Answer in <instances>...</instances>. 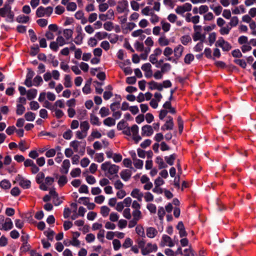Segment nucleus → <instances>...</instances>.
<instances>
[{
    "instance_id": "obj_1",
    "label": "nucleus",
    "mask_w": 256,
    "mask_h": 256,
    "mask_svg": "<svg viewBox=\"0 0 256 256\" xmlns=\"http://www.w3.org/2000/svg\"><path fill=\"white\" fill-rule=\"evenodd\" d=\"M139 128L136 124L132 125L131 127H126L124 128L122 133L128 136L132 137L136 143H138L142 140V137L138 134Z\"/></svg>"
},
{
    "instance_id": "obj_2",
    "label": "nucleus",
    "mask_w": 256,
    "mask_h": 256,
    "mask_svg": "<svg viewBox=\"0 0 256 256\" xmlns=\"http://www.w3.org/2000/svg\"><path fill=\"white\" fill-rule=\"evenodd\" d=\"M101 169L104 172L105 175L110 179H111L110 176L116 174L119 170V166L114 164H112L109 162H106L101 165Z\"/></svg>"
},
{
    "instance_id": "obj_3",
    "label": "nucleus",
    "mask_w": 256,
    "mask_h": 256,
    "mask_svg": "<svg viewBox=\"0 0 256 256\" xmlns=\"http://www.w3.org/2000/svg\"><path fill=\"white\" fill-rule=\"evenodd\" d=\"M0 16L6 18V21L7 22H14V14L12 10V8L10 4H6L0 8Z\"/></svg>"
},
{
    "instance_id": "obj_4",
    "label": "nucleus",
    "mask_w": 256,
    "mask_h": 256,
    "mask_svg": "<svg viewBox=\"0 0 256 256\" xmlns=\"http://www.w3.org/2000/svg\"><path fill=\"white\" fill-rule=\"evenodd\" d=\"M144 244V242L143 241L138 242V246L141 248V252L143 256L155 252L158 250L157 245L155 244L148 243L145 246Z\"/></svg>"
},
{
    "instance_id": "obj_5",
    "label": "nucleus",
    "mask_w": 256,
    "mask_h": 256,
    "mask_svg": "<svg viewBox=\"0 0 256 256\" xmlns=\"http://www.w3.org/2000/svg\"><path fill=\"white\" fill-rule=\"evenodd\" d=\"M13 228V222L9 218H5L2 215H0V230L8 231Z\"/></svg>"
},
{
    "instance_id": "obj_6",
    "label": "nucleus",
    "mask_w": 256,
    "mask_h": 256,
    "mask_svg": "<svg viewBox=\"0 0 256 256\" xmlns=\"http://www.w3.org/2000/svg\"><path fill=\"white\" fill-rule=\"evenodd\" d=\"M53 12V8L51 6L44 8L42 6H39L36 10V16L38 18L44 16L49 17Z\"/></svg>"
},
{
    "instance_id": "obj_7",
    "label": "nucleus",
    "mask_w": 256,
    "mask_h": 256,
    "mask_svg": "<svg viewBox=\"0 0 256 256\" xmlns=\"http://www.w3.org/2000/svg\"><path fill=\"white\" fill-rule=\"evenodd\" d=\"M194 33L192 36L193 40L195 42L198 40H204L205 36L202 34V27L201 26L194 25Z\"/></svg>"
},
{
    "instance_id": "obj_8",
    "label": "nucleus",
    "mask_w": 256,
    "mask_h": 256,
    "mask_svg": "<svg viewBox=\"0 0 256 256\" xmlns=\"http://www.w3.org/2000/svg\"><path fill=\"white\" fill-rule=\"evenodd\" d=\"M216 46H219L222 48L224 51H229L232 48L230 44L226 41L223 38L220 37L216 42Z\"/></svg>"
},
{
    "instance_id": "obj_9",
    "label": "nucleus",
    "mask_w": 256,
    "mask_h": 256,
    "mask_svg": "<svg viewBox=\"0 0 256 256\" xmlns=\"http://www.w3.org/2000/svg\"><path fill=\"white\" fill-rule=\"evenodd\" d=\"M184 50V47L181 44H178L174 48L173 60H175V61H172V62L177 63L178 60L182 56Z\"/></svg>"
},
{
    "instance_id": "obj_10",
    "label": "nucleus",
    "mask_w": 256,
    "mask_h": 256,
    "mask_svg": "<svg viewBox=\"0 0 256 256\" xmlns=\"http://www.w3.org/2000/svg\"><path fill=\"white\" fill-rule=\"evenodd\" d=\"M192 8V5L190 3H185L184 4L178 6L175 10L176 12L178 14H182L186 12H190Z\"/></svg>"
},
{
    "instance_id": "obj_11",
    "label": "nucleus",
    "mask_w": 256,
    "mask_h": 256,
    "mask_svg": "<svg viewBox=\"0 0 256 256\" xmlns=\"http://www.w3.org/2000/svg\"><path fill=\"white\" fill-rule=\"evenodd\" d=\"M174 243L172 241L170 237L166 234H164L162 236V240L160 243V246H161L172 247L174 246Z\"/></svg>"
},
{
    "instance_id": "obj_12",
    "label": "nucleus",
    "mask_w": 256,
    "mask_h": 256,
    "mask_svg": "<svg viewBox=\"0 0 256 256\" xmlns=\"http://www.w3.org/2000/svg\"><path fill=\"white\" fill-rule=\"evenodd\" d=\"M34 75V72L30 68L27 69V74L26 75V78L24 81V84L28 87H31L32 86V79Z\"/></svg>"
},
{
    "instance_id": "obj_13",
    "label": "nucleus",
    "mask_w": 256,
    "mask_h": 256,
    "mask_svg": "<svg viewBox=\"0 0 256 256\" xmlns=\"http://www.w3.org/2000/svg\"><path fill=\"white\" fill-rule=\"evenodd\" d=\"M98 17L100 20L102 21H106L108 20H113L114 18V12L112 10L110 9L106 14H100Z\"/></svg>"
},
{
    "instance_id": "obj_14",
    "label": "nucleus",
    "mask_w": 256,
    "mask_h": 256,
    "mask_svg": "<svg viewBox=\"0 0 256 256\" xmlns=\"http://www.w3.org/2000/svg\"><path fill=\"white\" fill-rule=\"evenodd\" d=\"M153 134L154 130L152 126L146 124L142 128V136H150Z\"/></svg>"
},
{
    "instance_id": "obj_15",
    "label": "nucleus",
    "mask_w": 256,
    "mask_h": 256,
    "mask_svg": "<svg viewBox=\"0 0 256 256\" xmlns=\"http://www.w3.org/2000/svg\"><path fill=\"white\" fill-rule=\"evenodd\" d=\"M54 182V178L48 176L45 178L44 182L40 185V188L42 190H47L48 186H51Z\"/></svg>"
},
{
    "instance_id": "obj_16",
    "label": "nucleus",
    "mask_w": 256,
    "mask_h": 256,
    "mask_svg": "<svg viewBox=\"0 0 256 256\" xmlns=\"http://www.w3.org/2000/svg\"><path fill=\"white\" fill-rule=\"evenodd\" d=\"M142 70L144 72V76L146 78H150L152 76V66L150 63H146L142 66Z\"/></svg>"
},
{
    "instance_id": "obj_17",
    "label": "nucleus",
    "mask_w": 256,
    "mask_h": 256,
    "mask_svg": "<svg viewBox=\"0 0 256 256\" xmlns=\"http://www.w3.org/2000/svg\"><path fill=\"white\" fill-rule=\"evenodd\" d=\"M174 126L173 118L172 117L169 116L168 117V120L165 124L161 127L162 130H172L173 129Z\"/></svg>"
},
{
    "instance_id": "obj_18",
    "label": "nucleus",
    "mask_w": 256,
    "mask_h": 256,
    "mask_svg": "<svg viewBox=\"0 0 256 256\" xmlns=\"http://www.w3.org/2000/svg\"><path fill=\"white\" fill-rule=\"evenodd\" d=\"M130 196L132 198L137 199L138 201L141 202L144 196V194L139 189L134 188L132 191Z\"/></svg>"
},
{
    "instance_id": "obj_19",
    "label": "nucleus",
    "mask_w": 256,
    "mask_h": 256,
    "mask_svg": "<svg viewBox=\"0 0 256 256\" xmlns=\"http://www.w3.org/2000/svg\"><path fill=\"white\" fill-rule=\"evenodd\" d=\"M174 52V50L172 48L166 46L164 52V55L166 58V60L172 62V61H175V60H173V57H171L170 56Z\"/></svg>"
},
{
    "instance_id": "obj_20",
    "label": "nucleus",
    "mask_w": 256,
    "mask_h": 256,
    "mask_svg": "<svg viewBox=\"0 0 256 256\" xmlns=\"http://www.w3.org/2000/svg\"><path fill=\"white\" fill-rule=\"evenodd\" d=\"M128 8V2L127 1L120 2L116 6V10L118 13L124 12Z\"/></svg>"
},
{
    "instance_id": "obj_21",
    "label": "nucleus",
    "mask_w": 256,
    "mask_h": 256,
    "mask_svg": "<svg viewBox=\"0 0 256 256\" xmlns=\"http://www.w3.org/2000/svg\"><path fill=\"white\" fill-rule=\"evenodd\" d=\"M18 182L20 186L24 189H27L30 187V181L24 178H20L18 180Z\"/></svg>"
},
{
    "instance_id": "obj_22",
    "label": "nucleus",
    "mask_w": 256,
    "mask_h": 256,
    "mask_svg": "<svg viewBox=\"0 0 256 256\" xmlns=\"http://www.w3.org/2000/svg\"><path fill=\"white\" fill-rule=\"evenodd\" d=\"M158 234V230L153 227H148L146 229V236L150 238H154Z\"/></svg>"
},
{
    "instance_id": "obj_23",
    "label": "nucleus",
    "mask_w": 256,
    "mask_h": 256,
    "mask_svg": "<svg viewBox=\"0 0 256 256\" xmlns=\"http://www.w3.org/2000/svg\"><path fill=\"white\" fill-rule=\"evenodd\" d=\"M131 171L129 170H122L120 173L121 178L124 181H128L131 177Z\"/></svg>"
},
{
    "instance_id": "obj_24",
    "label": "nucleus",
    "mask_w": 256,
    "mask_h": 256,
    "mask_svg": "<svg viewBox=\"0 0 256 256\" xmlns=\"http://www.w3.org/2000/svg\"><path fill=\"white\" fill-rule=\"evenodd\" d=\"M70 167V162L68 160H64L62 166L61 172L64 174H67Z\"/></svg>"
},
{
    "instance_id": "obj_25",
    "label": "nucleus",
    "mask_w": 256,
    "mask_h": 256,
    "mask_svg": "<svg viewBox=\"0 0 256 256\" xmlns=\"http://www.w3.org/2000/svg\"><path fill=\"white\" fill-rule=\"evenodd\" d=\"M30 18L28 16L24 14H20L16 18V21L18 23L26 24L30 21Z\"/></svg>"
},
{
    "instance_id": "obj_26",
    "label": "nucleus",
    "mask_w": 256,
    "mask_h": 256,
    "mask_svg": "<svg viewBox=\"0 0 256 256\" xmlns=\"http://www.w3.org/2000/svg\"><path fill=\"white\" fill-rule=\"evenodd\" d=\"M90 120L91 124L92 125L100 126L101 124L99 118L94 114H90Z\"/></svg>"
},
{
    "instance_id": "obj_27",
    "label": "nucleus",
    "mask_w": 256,
    "mask_h": 256,
    "mask_svg": "<svg viewBox=\"0 0 256 256\" xmlns=\"http://www.w3.org/2000/svg\"><path fill=\"white\" fill-rule=\"evenodd\" d=\"M170 42L169 40L164 36H161L158 39V43L161 46H168L170 44Z\"/></svg>"
},
{
    "instance_id": "obj_28",
    "label": "nucleus",
    "mask_w": 256,
    "mask_h": 256,
    "mask_svg": "<svg viewBox=\"0 0 256 256\" xmlns=\"http://www.w3.org/2000/svg\"><path fill=\"white\" fill-rule=\"evenodd\" d=\"M232 12L234 14H244L246 12V9L243 5H240L232 9Z\"/></svg>"
},
{
    "instance_id": "obj_29",
    "label": "nucleus",
    "mask_w": 256,
    "mask_h": 256,
    "mask_svg": "<svg viewBox=\"0 0 256 256\" xmlns=\"http://www.w3.org/2000/svg\"><path fill=\"white\" fill-rule=\"evenodd\" d=\"M156 163L158 165L159 169H162L167 167L166 164L162 159V158L158 156L156 158Z\"/></svg>"
},
{
    "instance_id": "obj_30",
    "label": "nucleus",
    "mask_w": 256,
    "mask_h": 256,
    "mask_svg": "<svg viewBox=\"0 0 256 256\" xmlns=\"http://www.w3.org/2000/svg\"><path fill=\"white\" fill-rule=\"evenodd\" d=\"M92 84V81L90 80H87L84 86L82 88V92L84 94H88L90 93L91 92V88H90V86Z\"/></svg>"
},
{
    "instance_id": "obj_31",
    "label": "nucleus",
    "mask_w": 256,
    "mask_h": 256,
    "mask_svg": "<svg viewBox=\"0 0 256 256\" xmlns=\"http://www.w3.org/2000/svg\"><path fill=\"white\" fill-rule=\"evenodd\" d=\"M37 94V90L34 88H32L26 92L27 98L28 100H32L34 98Z\"/></svg>"
},
{
    "instance_id": "obj_32",
    "label": "nucleus",
    "mask_w": 256,
    "mask_h": 256,
    "mask_svg": "<svg viewBox=\"0 0 256 256\" xmlns=\"http://www.w3.org/2000/svg\"><path fill=\"white\" fill-rule=\"evenodd\" d=\"M80 130L88 134L90 129V125L88 121L81 122L80 124Z\"/></svg>"
},
{
    "instance_id": "obj_33",
    "label": "nucleus",
    "mask_w": 256,
    "mask_h": 256,
    "mask_svg": "<svg viewBox=\"0 0 256 256\" xmlns=\"http://www.w3.org/2000/svg\"><path fill=\"white\" fill-rule=\"evenodd\" d=\"M64 84L66 88H69L72 86V78L70 75L66 74L64 76Z\"/></svg>"
},
{
    "instance_id": "obj_34",
    "label": "nucleus",
    "mask_w": 256,
    "mask_h": 256,
    "mask_svg": "<svg viewBox=\"0 0 256 256\" xmlns=\"http://www.w3.org/2000/svg\"><path fill=\"white\" fill-rule=\"evenodd\" d=\"M133 244V241L130 238H126L122 244V248L127 249L130 248Z\"/></svg>"
},
{
    "instance_id": "obj_35",
    "label": "nucleus",
    "mask_w": 256,
    "mask_h": 256,
    "mask_svg": "<svg viewBox=\"0 0 256 256\" xmlns=\"http://www.w3.org/2000/svg\"><path fill=\"white\" fill-rule=\"evenodd\" d=\"M103 122L105 126H112L116 124V120L114 118L111 117L107 118L104 120Z\"/></svg>"
},
{
    "instance_id": "obj_36",
    "label": "nucleus",
    "mask_w": 256,
    "mask_h": 256,
    "mask_svg": "<svg viewBox=\"0 0 256 256\" xmlns=\"http://www.w3.org/2000/svg\"><path fill=\"white\" fill-rule=\"evenodd\" d=\"M160 25L162 30H164V32H167L170 30L171 26L170 24L166 22L164 20H162L160 22Z\"/></svg>"
},
{
    "instance_id": "obj_37",
    "label": "nucleus",
    "mask_w": 256,
    "mask_h": 256,
    "mask_svg": "<svg viewBox=\"0 0 256 256\" xmlns=\"http://www.w3.org/2000/svg\"><path fill=\"white\" fill-rule=\"evenodd\" d=\"M73 31L70 29H65L63 32V35L66 40H70L72 36Z\"/></svg>"
},
{
    "instance_id": "obj_38",
    "label": "nucleus",
    "mask_w": 256,
    "mask_h": 256,
    "mask_svg": "<svg viewBox=\"0 0 256 256\" xmlns=\"http://www.w3.org/2000/svg\"><path fill=\"white\" fill-rule=\"evenodd\" d=\"M132 218L139 221L142 218V213L140 210H132Z\"/></svg>"
},
{
    "instance_id": "obj_39",
    "label": "nucleus",
    "mask_w": 256,
    "mask_h": 256,
    "mask_svg": "<svg viewBox=\"0 0 256 256\" xmlns=\"http://www.w3.org/2000/svg\"><path fill=\"white\" fill-rule=\"evenodd\" d=\"M68 11L74 12L76 10L77 6L74 2H68L66 4Z\"/></svg>"
},
{
    "instance_id": "obj_40",
    "label": "nucleus",
    "mask_w": 256,
    "mask_h": 256,
    "mask_svg": "<svg viewBox=\"0 0 256 256\" xmlns=\"http://www.w3.org/2000/svg\"><path fill=\"white\" fill-rule=\"evenodd\" d=\"M176 158V155L175 154H172L170 156H166L164 158L165 160L166 163L172 166L174 164V160Z\"/></svg>"
},
{
    "instance_id": "obj_41",
    "label": "nucleus",
    "mask_w": 256,
    "mask_h": 256,
    "mask_svg": "<svg viewBox=\"0 0 256 256\" xmlns=\"http://www.w3.org/2000/svg\"><path fill=\"white\" fill-rule=\"evenodd\" d=\"M133 164L134 167L138 169H142L143 168L144 162L142 160L140 159H134L133 160Z\"/></svg>"
},
{
    "instance_id": "obj_42",
    "label": "nucleus",
    "mask_w": 256,
    "mask_h": 256,
    "mask_svg": "<svg viewBox=\"0 0 256 256\" xmlns=\"http://www.w3.org/2000/svg\"><path fill=\"white\" fill-rule=\"evenodd\" d=\"M42 78L40 76H36L33 80L32 83V86H38L42 82Z\"/></svg>"
},
{
    "instance_id": "obj_43",
    "label": "nucleus",
    "mask_w": 256,
    "mask_h": 256,
    "mask_svg": "<svg viewBox=\"0 0 256 256\" xmlns=\"http://www.w3.org/2000/svg\"><path fill=\"white\" fill-rule=\"evenodd\" d=\"M0 186L3 189H9L11 186L10 182L7 180H4L0 182Z\"/></svg>"
},
{
    "instance_id": "obj_44",
    "label": "nucleus",
    "mask_w": 256,
    "mask_h": 256,
    "mask_svg": "<svg viewBox=\"0 0 256 256\" xmlns=\"http://www.w3.org/2000/svg\"><path fill=\"white\" fill-rule=\"evenodd\" d=\"M114 250L117 251L120 249L122 245L118 239H114L112 242Z\"/></svg>"
},
{
    "instance_id": "obj_45",
    "label": "nucleus",
    "mask_w": 256,
    "mask_h": 256,
    "mask_svg": "<svg viewBox=\"0 0 256 256\" xmlns=\"http://www.w3.org/2000/svg\"><path fill=\"white\" fill-rule=\"evenodd\" d=\"M24 118L27 121L32 122L35 119L36 114L30 112H27L24 114Z\"/></svg>"
},
{
    "instance_id": "obj_46",
    "label": "nucleus",
    "mask_w": 256,
    "mask_h": 256,
    "mask_svg": "<svg viewBox=\"0 0 256 256\" xmlns=\"http://www.w3.org/2000/svg\"><path fill=\"white\" fill-rule=\"evenodd\" d=\"M123 216L128 220H130L132 218V213L131 214L130 210L129 208H126L123 210Z\"/></svg>"
},
{
    "instance_id": "obj_47",
    "label": "nucleus",
    "mask_w": 256,
    "mask_h": 256,
    "mask_svg": "<svg viewBox=\"0 0 256 256\" xmlns=\"http://www.w3.org/2000/svg\"><path fill=\"white\" fill-rule=\"evenodd\" d=\"M165 214L166 212L164 208L162 206L158 207V215L160 220L161 221L163 220Z\"/></svg>"
},
{
    "instance_id": "obj_48",
    "label": "nucleus",
    "mask_w": 256,
    "mask_h": 256,
    "mask_svg": "<svg viewBox=\"0 0 256 256\" xmlns=\"http://www.w3.org/2000/svg\"><path fill=\"white\" fill-rule=\"evenodd\" d=\"M52 111L54 112V116L56 118H61L64 114L62 110L56 108H54Z\"/></svg>"
},
{
    "instance_id": "obj_49",
    "label": "nucleus",
    "mask_w": 256,
    "mask_h": 256,
    "mask_svg": "<svg viewBox=\"0 0 256 256\" xmlns=\"http://www.w3.org/2000/svg\"><path fill=\"white\" fill-rule=\"evenodd\" d=\"M18 148L20 150L24 152L29 148V146L26 144L24 140H22L18 144Z\"/></svg>"
},
{
    "instance_id": "obj_50",
    "label": "nucleus",
    "mask_w": 256,
    "mask_h": 256,
    "mask_svg": "<svg viewBox=\"0 0 256 256\" xmlns=\"http://www.w3.org/2000/svg\"><path fill=\"white\" fill-rule=\"evenodd\" d=\"M95 38L98 40H101L106 38L108 36V34L104 32H98L95 34Z\"/></svg>"
},
{
    "instance_id": "obj_51",
    "label": "nucleus",
    "mask_w": 256,
    "mask_h": 256,
    "mask_svg": "<svg viewBox=\"0 0 256 256\" xmlns=\"http://www.w3.org/2000/svg\"><path fill=\"white\" fill-rule=\"evenodd\" d=\"M94 160L98 162H102L104 160V154L102 152L97 153L95 154Z\"/></svg>"
},
{
    "instance_id": "obj_52",
    "label": "nucleus",
    "mask_w": 256,
    "mask_h": 256,
    "mask_svg": "<svg viewBox=\"0 0 256 256\" xmlns=\"http://www.w3.org/2000/svg\"><path fill=\"white\" fill-rule=\"evenodd\" d=\"M146 208L151 214H156V206L152 203H148L146 205Z\"/></svg>"
},
{
    "instance_id": "obj_53",
    "label": "nucleus",
    "mask_w": 256,
    "mask_h": 256,
    "mask_svg": "<svg viewBox=\"0 0 256 256\" xmlns=\"http://www.w3.org/2000/svg\"><path fill=\"white\" fill-rule=\"evenodd\" d=\"M136 233L140 236L141 237H144V228L140 226H137L136 228Z\"/></svg>"
},
{
    "instance_id": "obj_54",
    "label": "nucleus",
    "mask_w": 256,
    "mask_h": 256,
    "mask_svg": "<svg viewBox=\"0 0 256 256\" xmlns=\"http://www.w3.org/2000/svg\"><path fill=\"white\" fill-rule=\"evenodd\" d=\"M110 212V209L106 206H102L100 208V214L104 217H106Z\"/></svg>"
},
{
    "instance_id": "obj_55",
    "label": "nucleus",
    "mask_w": 256,
    "mask_h": 256,
    "mask_svg": "<svg viewBox=\"0 0 256 256\" xmlns=\"http://www.w3.org/2000/svg\"><path fill=\"white\" fill-rule=\"evenodd\" d=\"M100 116L102 118L106 116H107L109 115L110 114V110L109 109L106 107H102L99 112Z\"/></svg>"
},
{
    "instance_id": "obj_56",
    "label": "nucleus",
    "mask_w": 256,
    "mask_h": 256,
    "mask_svg": "<svg viewBox=\"0 0 256 256\" xmlns=\"http://www.w3.org/2000/svg\"><path fill=\"white\" fill-rule=\"evenodd\" d=\"M87 135L88 134L80 130L76 131V138L80 140L84 138H86Z\"/></svg>"
},
{
    "instance_id": "obj_57",
    "label": "nucleus",
    "mask_w": 256,
    "mask_h": 256,
    "mask_svg": "<svg viewBox=\"0 0 256 256\" xmlns=\"http://www.w3.org/2000/svg\"><path fill=\"white\" fill-rule=\"evenodd\" d=\"M44 178V174L42 172H40L36 176V182L38 184H41L43 183V180Z\"/></svg>"
},
{
    "instance_id": "obj_58",
    "label": "nucleus",
    "mask_w": 256,
    "mask_h": 256,
    "mask_svg": "<svg viewBox=\"0 0 256 256\" xmlns=\"http://www.w3.org/2000/svg\"><path fill=\"white\" fill-rule=\"evenodd\" d=\"M216 35L215 32H212L209 34L208 40L209 45L212 46L216 41Z\"/></svg>"
},
{
    "instance_id": "obj_59",
    "label": "nucleus",
    "mask_w": 256,
    "mask_h": 256,
    "mask_svg": "<svg viewBox=\"0 0 256 256\" xmlns=\"http://www.w3.org/2000/svg\"><path fill=\"white\" fill-rule=\"evenodd\" d=\"M150 22L154 24L158 23L160 20V18L158 16L153 12L152 14L150 15Z\"/></svg>"
},
{
    "instance_id": "obj_60",
    "label": "nucleus",
    "mask_w": 256,
    "mask_h": 256,
    "mask_svg": "<svg viewBox=\"0 0 256 256\" xmlns=\"http://www.w3.org/2000/svg\"><path fill=\"white\" fill-rule=\"evenodd\" d=\"M70 244L74 246L80 248V242L76 238H72V240H70Z\"/></svg>"
},
{
    "instance_id": "obj_61",
    "label": "nucleus",
    "mask_w": 256,
    "mask_h": 256,
    "mask_svg": "<svg viewBox=\"0 0 256 256\" xmlns=\"http://www.w3.org/2000/svg\"><path fill=\"white\" fill-rule=\"evenodd\" d=\"M153 12L152 8L149 6H146L142 10V14L144 16H150Z\"/></svg>"
},
{
    "instance_id": "obj_62",
    "label": "nucleus",
    "mask_w": 256,
    "mask_h": 256,
    "mask_svg": "<svg viewBox=\"0 0 256 256\" xmlns=\"http://www.w3.org/2000/svg\"><path fill=\"white\" fill-rule=\"evenodd\" d=\"M192 39L190 36L186 35L184 36L181 38L180 41L184 45H187L188 42H190L191 41Z\"/></svg>"
},
{
    "instance_id": "obj_63",
    "label": "nucleus",
    "mask_w": 256,
    "mask_h": 256,
    "mask_svg": "<svg viewBox=\"0 0 256 256\" xmlns=\"http://www.w3.org/2000/svg\"><path fill=\"white\" fill-rule=\"evenodd\" d=\"M104 227L107 230H114L116 228V225L111 221H107L105 222Z\"/></svg>"
},
{
    "instance_id": "obj_64",
    "label": "nucleus",
    "mask_w": 256,
    "mask_h": 256,
    "mask_svg": "<svg viewBox=\"0 0 256 256\" xmlns=\"http://www.w3.org/2000/svg\"><path fill=\"white\" fill-rule=\"evenodd\" d=\"M238 18L234 16L231 18L229 24L232 27H235L238 25Z\"/></svg>"
}]
</instances>
